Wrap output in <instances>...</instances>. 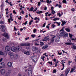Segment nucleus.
Returning a JSON list of instances; mask_svg holds the SVG:
<instances>
[{
    "mask_svg": "<svg viewBox=\"0 0 76 76\" xmlns=\"http://www.w3.org/2000/svg\"><path fill=\"white\" fill-rule=\"evenodd\" d=\"M36 31L37 30H36V29H34V30L33 31V32H34V33H35V32H36Z\"/></svg>",
    "mask_w": 76,
    "mask_h": 76,
    "instance_id": "49",
    "label": "nucleus"
},
{
    "mask_svg": "<svg viewBox=\"0 0 76 76\" xmlns=\"http://www.w3.org/2000/svg\"><path fill=\"white\" fill-rule=\"evenodd\" d=\"M52 26L53 27V28H54V27L56 26V25L54 24H52Z\"/></svg>",
    "mask_w": 76,
    "mask_h": 76,
    "instance_id": "36",
    "label": "nucleus"
},
{
    "mask_svg": "<svg viewBox=\"0 0 76 76\" xmlns=\"http://www.w3.org/2000/svg\"><path fill=\"white\" fill-rule=\"evenodd\" d=\"M41 13H42V11H40L39 12V14H41Z\"/></svg>",
    "mask_w": 76,
    "mask_h": 76,
    "instance_id": "56",
    "label": "nucleus"
},
{
    "mask_svg": "<svg viewBox=\"0 0 76 76\" xmlns=\"http://www.w3.org/2000/svg\"><path fill=\"white\" fill-rule=\"evenodd\" d=\"M56 13V12H55L54 10H53V12H52L51 13H52V14H54V13Z\"/></svg>",
    "mask_w": 76,
    "mask_h": 76,
    "instance_id": "46",
    "label": "nucleus"
},
{
    "mask_svg": "<svg viewBox=\"0 0 76 76\" xmlns=\"http://www.w3.org/2000/svg\"><path fill=\"white\" fill-rule=\"evenodd\" d=\"M24 54H26V55H30V52H29V51H26L24 52Z\"/></svg>",
    "mask_w": 76,
    "mask_h": 76,
    "instance_id": "11",
    "label": "nucleus"
},
{
    "mask_svg": "<svg viewBox=\"0 0 76 76\" xmlns=\"http://www.w3.org/2000/svg\"><path fill=\"white\" fill-rule=\"evenodd\" d=\"M4 37H5L7 38V39H9V35H8V34L7 33H4L3 34Z\"/></svg>",
    "mask_w": 76,
    "mask_h": 76,
    "instance_id": "7",
    "label": "nucleus"
},
{
    "mask_svg": "<svg viewBox=\"0 0 76 76\" xmlns=\"http://www.w3.org/2000/svg\"><path fill=\"white\" fill-rule=\"evenodd\" d=\"M38 5L39 6L41 5V2H39L38 3Z\"/></svg>",
    "mask_w": 76,
    "mask_h": 76,
    "instance_id": "38",
    "label": "nucleus"
},
{
    "mask_svg": "<svg viewBox=\"0 0 76 76\" xmlns=\"http://www.w3.org/2000/svg\"><path fill=\"white\" fill-rule=\"evenodd\" d=\"M33 22V20H31V21L29 22V25H31L32 24V22Z\"/></svg>",
    "mask_w": 76,
    "mask_h": 76,
    "instance_id": "30",
    "label": "nucleus"
},
{
    "mask_svg": "<svg viewBox=\"0 0 76 76\" xmlns=\"http://www.w3.org/2000/svg\"><path fill=\"white\" fill-rule=\"evenodd\" d=\"M18 19H19V20H21V19H22V17L21 16H20V18L18 17Z\"/></svg>",
    "mask_w": 76,
    "mask_h": 76,
    "instance_id": "52",
    "label": "nucleus"
},
{
    "mask_svg": "<svg viewBox=\"0 0 76 76\" xmlns=\"http://www.w3.org/2000/svg\"><path fill=\"white\" fill-rule=\"evenodd\" d=\"M31 45V44L30 43L26 44V46H30Z\"/></svg>",
    "mask_w": 76,
    "mask_h": 76,
    "instance_id": "29",
    "label": "nucleus"
},
{
    "mask_svg": "<svg viewBox=\"0 0 76 76\" xmlns=\"http://www.w3.org/2000/svg\"><path fill=\"white\" fill-rule=\"evenodd\" d=\"M40 43L41 47H42V45H44V42H40Z\"/></svg>",
    "mask_w": 76,
    "mask_h": 76,
    "instance_id": "22",
    "label": "nucleus"
},
{
    "mask_svg": "<svg viewBox=\"0 0 76 76\" xmlns=\"http://www.w3.org/2000/svg\"><path fill=\"white\" fill-rule=\"evenodd\" d=\"M60 37H57L56 38V39L55 40V41L56 42H58L60 41Z\"/></svg>",
    "mask_w": 76,
    "mask_h": 76,
    "instance_id": "12",
    "label": "nucleus"
},
{
    "mask_svg": "<svg viewBox=\"0 0 76 76\" xmlns=\"http://www.w3.org/2000/svg\"><path fill=\"white\" fill-rule=\"evenodd\" d=\"M8 54L9 55H10V56H12V55H13V54L12 53V52H9L8 53Z\"/></svg>",
    "mask_w": 76,
    "mask_h": 76,
    "instance_id": "31",
    "label": "nucleus"
},
{
    "mask_svg": "<svg viewBox=\"0 0 76 76\" xmlns=\"http://www.w3.org/2000/svg\"><path fill=\"white\" fill-rule=\"evenodd\" d=\"M5 50L6 51H10V48L9 47V46H6L5 47Z\"/></svg>",
    "mask_w": 76,
    "mask_h": 76,
    "instance_id": "8",
    "label": "nucleus"
},
{
    "mask_svg": "<svg viewBox=\"0 0 76 76\" xmlns=\"http://www.w3.org/2000/svg\"><path fill=\"white\" fill-rule=\"evenodd\" d=\"M11 73V71H8L6 75L7 76H9L10 73Z\"/></svg>",
    "mask_w": 76,
    "mask_h": 76,
    "instance_id": "20",
    "label": "nucleus"
},
{
    "mask_svg": "<svg viewBox=\"0 0 76 76\" xmlns=\"http://www.w3.org/2000/svg\"><path fill=\"white\" fill-rule=\"evenodd\" d=\"M56 23L58 25V26H60V22L58 23V22H56Z\"/></svg>",
    "mask_w": 76,
    "mask_h": 76,
    "instance_id": "35",
    "label": "nucleus"
},
{
    "mask_svg": "<svg viewBox=\"0 0 76 76\" xmlns=\"http://www.w3.org/2000/svg\"><path fill=\"white\" fill-rule=\"evenodd\" d=\"M45 58V56H43L42 57V60H43V61H44V58Z\"/></svg>",
    "mask_w": 76,
    "mask_h": 76,
    "instance_id": "61",
    "label": "nucleus"
},
{
    "mask_svg": "<svg viewBox=\"0 0 76 76\" xmlns=\"http://www.w3.org/2000/svg\"><path fill=\"white\" fill-rule=\"evenodd\" d=\"M72 48H73L74 50H76V46H73L72 47Z\"/></svg>",
    "mask_w": 76,
    "mask_h": 76,
    "instance_id": "28",
    "label": "nucleus"
},
{
    "mask_svg": "<svg viewBox=\"0 0 76 76\" xmlns=\"http://www.w3.org/2000/svg\"><path fill=\"white\" fill-rule=\"evenodd\" d=\"M29 38V37H27L25 39L26 40H27V39H28Z\"/></svg>",
    "mask_w": 76,
    "mask_h": 76,
    "instance_id": "62",
    "label": "nucleus"
},
{
    "mask_svg": "<svg viewBox=\"0 0 76 76\" xmlns=\"http://www.w3.org/2000/svg\"><path fill=\"white\" fill-rule=\"evenodd\" d=\"M1 66L2 67V68L4 67L5 66V64L4 62H1Z\"/></svg>",
    "mask_w": 76,
    "mask_h": 76,
    "instance_id": "15",
    "label": "nucleus"
},
{
    "mask_svg": "<svg viewBox=\"0 0 76 76\" xmlns=\"http://www.w3.org/2000/svg\"><path fill=\"white\" fill-rule=\"evenodd\" d=\"M53 72L54 73H56V69L53 70Z\"/></svg>",
    "mask_w": 76,
    "mask_h": 76,
    "instance_id": "39",
    "label": "nucleus"
},
{
    "mask_svg": "<svg viewBox=\"0 0 76 76\" xmlns=\"http://www.w3.org/2000/svg\"><path fill=\"white\" fill-rule=\"evenodd\" d=\"M60 37H68V34L65 31H63L60 34Z\"/></svg>",
    "mask_w": 76,
    "mask_h": 76,
    "instance_id": "1",
    "label": "nucleus"
},
{
    "mask_svg": "<svg viewBox=\"0 0 76 76\" xmlns=\"http://www.w3.org/2000/svg\"><path fill=\"white\" fill-rule=\"evenodd\" d=\"M14 58L15 59H18V55H16L15 56Z\"/></svg>",
    "mask_w": 76,
    "mask_h": 76,
    "instance_id": "24",
    "label": "nucleus"
},
{
    "mask_svg": "<svg viewBox=\"0 0 76 76\" xmlns=\"http://www.w3.org/2000/svg\"><path fill=\"white\" fill-rule=\"evenodd\" d=\"M12 16H10V18L8 19V20L9 23H10V22H11L10 21V20H11V19H12Z\"/></svg>",
    "mask_w": 76,
    "mask_h": 76,
    "instance_id": "25",
    "label": "nucleus"
},
{
    "mask_svg": "<svg viewBox=\"0 0 76 76\" xmlns=\"http://www.w3.org/2000/svg\"><path fill=\"white\" fill-rule=\"evenodd\" d=\"M34 10V7H31V8H30V9L29 10V11H31V12H32V11Z\"/></svg>",
    "mask_w": 76,
    "mask_h": 76,
    "instance_id": "23",
    "label": "nucleus"
},
{
    "mask_svg": "<svg viewBox=\"0 0 76 76\" xmlns=\"http://www.w3.org/2000/svg\"><path fill=\"white\" fill-rule=\"evenodd\" d=\"M13 13H14L15 14H16V12H15V10H14L13 11Z\"/></svg>",
    "mask_w": 76,
    "mask_h": 76,
    "instance_id": "58",
    "label": "nucleus"
},
{
    "mask_svg": "<svg viewBox=\"0 0 76 76\" xmlns=\"http://www.w3.org/2000/svg\"><path fill=\"white\" fill-rule=\"evenodd\" d=\"M62 2L64 3H67V2L66 1V0H63L62 1Z\"/></svg>",
    "mask_w": 76,
    "mask_h": 76,
    "instance_id": "33",
    "label": "nucleus"
},
{
    "mask_svg": "<svg viewBox=\"0 0 76 76\" xmlns=\"http://www.w3.org/2000/svg\"><path fill=\"white\" fill-rule=\"evenodd\" d=\"M48 39H49V37L47 36L43 39L42 41H47V40H48Z\"/></svg>",
    "mask_w": 76,
    "mask_h": 76,
    "instance_id": "9",
    "label": "nucleus"
},
{
    "mask_svg": "<svg viewBox=\"0 0 76 76\" xmlns=\"http://www.w3.org/2000/svg\"><path fill=\"white\" fill-rule=\"evenodd\" d=\"M64 29H63V28L62 29H61L60 31V32H61V31H63Z\"/></svg>",
    "mask_w": 76,
    "mask_h": 76,
    "instance_id": "63",
    "label": "nucleus"
},
{
    "mask_svg": "<svg viewBox=\"0 0 76 76\" xmlns=\"http://www.w3.org/2000/svg\"><path fill=\"white\" fill-rule=\"evenodd\" d=\"M66 45H72V43L70 42H67L66 43H65Z\"/></svg>",
    "mask_w": 76,
    "mask_h": 76,
    "instance_id": "19",
    "label": "nucleus"
},
{
    "mask_svg": "<svg viewBox=\"0 0 76 76\" xmlns=\"http://www.w3.org/2000/svg\"><path fill=\"white\" fill-rule=\"evenodd\" d=\"M0 72L1 75H4L6 73V70L4 69H3L1 70Z\"/></svg>",
    "mask_w": 76,
    "mask_h": 76,
    "instance_id": "6",
    "label": "nucleus"
},
{
    "mask_svg": "<svg viewBox=\"0 0 76 76\" xmlns=\"http://www.w3.org/2000/svg\"><path fill=\"white\" fill-rule=\"evenodd\" d=\"M24 68L25 72H27V71H28V69H27V67H25Z\"/></svg>",
    "mask_w": 76,
    "mask_h": 76,
    "instance_id": "34",
    "label": "nucleus"
},
{
    "mask_svg": "<svg viewBox=\"0 0 76 76\" xmlns=\"http://www.w3.org/2000/svg\"><path fill=\"white\" fill-rule=\"evenodd\" d=\"M14 30H15V31H17L18 30V29L16 28V27H15V26L14 27Z\"/></svg>",
    "mask_w": 76,
    "mask_h": 76,
    "instance_id": "44",
    "label": "nucleus"
},
{
    "mask_svg": "<svg viewBox=\"0 0 76 76\" xmlns=\"http://www.w3.org/2000/svg\"><path fill=\"white\" fill-rule=\"evenodd\" d=\"M19 76H22V74H21L19 73L18 74Z\"/></svg>",
    "mask_w": 76,
    "mask_h": 76,
    "instance_id": "59",
    "label": "nucleus"
},
{
    "mask_svg": "<svg viewBox=\"0 0 76 76\" xmlns=\"http://www.w3.org/2000/svg\"><path fill=\"white\" fill-rule=\"evenodd\" d=\"M46 3H47L48 4H49L50 1L49 0H47L46 1Z\"/></svg>",
    "mask_w": 76,
    "mask_h": 76,
    "instance_id": "40",
    "label": "nucleus"
},
{
    "mask_svg": "<svg viewBox=\"0 0 76 76\" xmlns=\"http://www.w3.org/2000/svg\"><path fill=\"white\" fill-rule=\"evenodd\" d=\"M31 37H33V38H34V37H35V34H34L33 35H31Z\"/></svg>",
    "mask_w": 76,
    "mask_h": 76,
    "instance_id": "47",
    "label": "nucleus"
},
{
    "mask_svg": "<svg viewBox=\"0 0 76 76\" xmlns=\"http://www.w3.org/2000/svg\"><path fill=\"white\" fill-rule=\"evenodd\" d=\"M62 23L61 24V26H64V25L65 24V23H66V22L65 21H61Z\"/></svg>",
    "mask_w": 76,
    "mask_h": 76,
    "instance_id": "16",
    "label": "nucleus"
},
{
    "mask_svg": "<svg viewBox=\"0 0 76 76\" xmlns=\"http://www.w3.org/2000/svg\"><path fill=\"white\" fill-rule=\"evenodd\" d=\"M48 63L49 64H51V65H53V63H52V62H50L49 61L48 62Z\"/></svg>",
    "mask_w": 76,
    "mask_h": 76,
    "instance_id": "42",
    "label": "nucleus"
},
{
    "mask_svg": "<svg viewBox=\"0 0 76 76\" xmlns=\"http://www.w3.org/2000/svg\"><path fill=\"white\" fill-rule=\"evenodd\" d=\"M59 20V18H55L54 19H53V20L54 21H56V20Z\"/></svg>",
    "mask_w": 76,
    "mask_h": 76,
    "instance_id": "27",
    "label": "nucleus"
},
{
    "mask_svg": "<svg viewBox=\"0 0 76 76\" xmlns=\"http://www.w3.org/2000/svg\"><path fill=\"white\" fill-rule=\"evenodd\" d=\"M6 39L4 38H3L2 39V41H5V40Z\"/></svg>",
    "mask_w": 76,
    "mask_h": 76,
    "instance_id": "45",
    "label": "nucleus"
},
{
    "mask_svg": "<svg viewBox=\"0 0 76 76\" xmlns=\"http://www.w3.org/2000/svg\"><path fill=\"white\" fill-rule=\"evenodd\" d=\"M15 50L17 52H19L22 50V48L18 46H16L15 47Z\"/></svg>",
    "mask_w": 76,
    "mask_h": 76,
    "instance_id": "3",
    "label": "nucleus"
},
{
    "mask_svg": "<svg viewBox=\"0 0 76 76\" xmlns=\"http://www.w3.org/2000/svg\"><path fill=\"white\" fill-rule=\"evenodd\" d=\"M58 54H59V55H61V54H62V53H60L58 52Z\"/></svg>",
    "mask_w": 76,
    "mask_h": 76,
    "instance_id": "57",
    "label": "nucleus"
},
{
    "mask_svg": "<svg viewBox=\"0 0 76 76\" xmlns=\"http://www.w3.org/2000/svg\"><path fill=\"white\" fill-rule=\"evenodd\" d=\"M69 36L70 38H72V36H73V35L72 34L69 33Z\"/></svg>",
    "mask_w": 76,
    "mask_h": 76,
    "instance_id": "32",
    "label": "nucleus"
},
{
    "mask_svg": "<svg viewBox=\"0 0 76 76\" xmlns=\"http://www.w3.org/2000/svg\"><path fill=\"white\" fill-rule=\"evenodd\" d=\"M46 23H44L43 24V26H42V27H44L45 26V24Z\"/></svg>",
    "mask_w": 76,
    "mask_h": 76,
    "instance_id": "48",
    "label": "nucleus"
},
{
    "mask_svg": "<svg viewBox=\"0 0 76 76\" xmlns=\"http://www.w3.org/2000/svg\"><path fill=\"white\" fill-rule=\"evenodd\" d=\"M27 23H28V21H26L25 22V23H24V25H26L27 24Z\"/></svg>",
    "mask_w": 76,
    "mask_h": 76,
    "instance_id": "53",
    "label": "nucleus"
},
{
    "mask_svg": "<svg viewBox=\"0 0 76 76\" xmlns=\"http://www.w3.org/2000/svg\"><path fill=\"white\" fill-rule=\"evenodd\" d=\"M58 7L59 8H60V7H61V5H60V4H59L58 5Z\"/></svg>",
    "mask_w": 76,
    "mask_h": 76,
    "instance_id": "51",
    "label": "nucleus"
},
{
    "mask_svg": "<svg viewBox=\"0 0 76 76\" xmlns=\"http://www.w3.org/2000/svg\"><path fill=\"white\" fill-rule=\"evenodd\" d=\"M7 66L9 67H12V62H9L7 64Z\"/></svg>",
    "mask_w": 76,
    "mask_h": 76,
    "instance_id": "10",
    "label": "nucleus"
},
{
    "mask_svg": "<svg viewBox=\"0 0 76 76\" xmlns=\"http://www.w3.org/2000/svg\"><path fill=\"white\" fill-rule=\"evenodd\" d=\"M0 28L1 29V31H2L3 32H4V31H5V30H6L5 26L4 25H0Z\"/></svg>",
    "mask_w": 76,
    "mask_h": 76,
    "instance_id": "5",
    "label": "nucleus"
},
{
    "mask_svg": "<svg viewBox=\"0 0 76 76\" xmlns=\"http://www.w3.org/2000/svg\"><path fill=\"white\" fill-rule=\"evenodd\" d=\"M62 64V66H63L64 67V64H63V62H62V63L61 64Z\"/></svg>",
    "mask_w": 76,
    "mask_h": 76,
    "instance_id": "60",
    "label": "nucleus"
},
{
    "mask_svg": "<svg viewBox=\"0 0 76 76\" xmlns=\"http://www.w3.org/2000/svg\"><path fill=\"white\" fill-rule=\"evenodd\" d=\"M53 9H54V7H51V9L52 10V12H54V10Z\"/></svg>",
    "mask_w": 76,
    "mask_h": 76,
    "instance_id": "41",
    "label": "nucleus"
},
{
    "mask_svg": "<svg viewBox=\"0 0 76 76\" xmlns=\"http://www.w3.org/2000/svg\"><path fill=\"white\" fill-rule=\"evenodd\" d=\"M32 50L33 52H34L36 53L38 52V50L39 52V50H38V48L37 47H33L32 48Z\"/></svg>",
    "mask_w": 76,
    "mask_h": 76,
    "instance_id": "2",
    "label": "nucleus"
},
{
    "mask_svg": "<svg viewBox=\"0 0 76 76\" xmlns=\"http://www.w3.org/2000/svg\"><path fill=\"white\" fill-rule=\"evenodd\" d=\"M21 46H26V43H24L21 44Z\"/></svg>",
    "mask_w": 76,
    "mask_h": 76,
    "instance_id": "26",
    "label": "nucleus"
},
{
    "mask_svg": "<svg viewBox=\"0 0 76 76\" xmlns=\"http://www.w3.org/2000/svg\"><path fill=\"white\" fill-rule=\"evenodd\" d=\"M34 57H35V56H31V57H30V58H32V59H33V58H34Z\"/></svg>",
    "mask_w": 76,
    "mask_h": 76,
    "instance_id": "37",
    "label": "nucleus"
},
{
    "mask_svg": "<svg viewBox=\"0 0 76 76\" xmlns=\"http://www.w3.org/2000/svg\"><path fill=\"white\" fill-rule=\"evenodd\" d=\"M56 36H54L52 38V39L51 40V41L52 42H53L54 41V39H55V38H56Z\"/></svg>",
    "mask_w": 76,
    "mask_h": 76,
    "instance_id": "17",
    "label": "nucleus"
},
{
    "mask_svg": "<svg viewBox=\"0 0 76 76\" xmlns=\"http://www.w3.org/2000/svg\"><path fill=\"white\" fill-rule=\"evenodd\" d=\"M71 10L72 11V12H74L75 10V9L74 8H72V9H71Z\"/></svg>",
    "mask_w": 76,
    "mask_h": 76,
    "instance_id": "50",
    "label": "nucleus"
},
{
    "mask_svg": "<svg viewBox=\"0 0 76 76\" xmlns=\"http://www.w3.org/2000/svg\"><path fill=\"white\" fill-rule=\"evenodd\" d=\"M65 30H66V31L68 32H70V29L69 28H65Z\"/></svg>",
    "mask_w": 76,
    "mask_h": 76,
    "instance_id": "18",
    "label": "nucleus"
},
{
    "mask_svg": "<svg viewBox=\"0 0 76 76\" xmlns=\"http://www.w3.org/2000/svg\"><path fill=\"white\" fill-rule=\"evenodd\" d=\"M37 19H38V18H37V17H36L35 18H34V20H37Z\"/></svg>",
    "mask_w": 76,
    "mask_h": 76,
    "instance_id": "64",
    "label": "nucleus"
},
{
    "mask_svg": "<svg viewBox=\"0 0 76 76\" xmlns=\"http://www.w3.org/2000/svg\"><path fill=\"white\" fill-rule=\"evenodd\" d=\"M48 47V45H45L42 47V50H45V49L47 48Z\"/></svg>",
    "mask_w": 76,
    "mask_h": 76,
    "instance_id": "13",
    "label": "nucleus"
},
{
    "mask_svg": "<svg viewBox=\"0 0 76 76\" xmlns=\"http://www.w3.org/2000/svg\"><path fill=\"white\" fill-rule=\"evenodd\" d=\"M11 50L12 51H16V48L15 47L13 46L11 48Z\"/></svg>",
    "mask_w": 76,
    "mask_h": 76,
    "instance_id": "14",
    "label": "nucleus"
},
{
    "mask_svg": "<svg viewBox=\"0 0 76 76\" xmlns=\"http://www.w3.org/2000/svg\"><path fill=\"white\" fill-rule=\"evenodd\" d=\"M75 70V67L72 68L70 72L72 73V72H73V71H74V70Z\"/></svg>",
    "mask_w": 76,
    "mask_h": 76,
    "instance_id": "21",
    "label": "nucleus"
},
{
    "mask_svg": "<svg viewBox=\"0 0 76 76\" xmlns=\"http://www.w3.org/2000/svg\"><path fill=\"white\" fill-rule=\"evenodd\" d=\"M28 74L29 76H32V68H29V70L28 71Z\"/></svg>",
    "mask_w": 76,
    "mask_h": 76,
    "instance_id": "4",
    "label": "nucleus"
},
{
    "mask_svg": "<svg viewBox=\"0 0 76 76\" xmlns=\"http://www.w3.org/2000/svg\"><path fill=\"white\" fill-rule=\"evenodd\" d=\"M3 53L2 51H0V55H3Z\"/></svg>",
    "mask_w": 76,
    "mask_h": 76,
    "instance_id": "43",
    "label": "nucleus"
},
{
    "mask_svg": "<svg viewBox=\"0 0 76 76\" xmlns=\"http://www.w3.org/2000/svg\"><path fill=\"white\" fill-rule=\"evenodd\" d=\"M71 39H72V41H75V40H76V38L75 39H74V38H73V39L71 38Z\"/></svg>",
    "mask_w": 76,
    "mask_h": 76,
    "instance_id": "54",
    "label": "nucleus"
},
{
    "mask_svg": "<svg viewBox=\"0 0 76 76\" xmlns=\"http://www.w3.org/2000/svg\"><path fill=\"white\" fill-rule=\"evenodd\" d=\"M58 15L59 17H61V14H60V13H58Z\"/></svg>",
    "mask_w": 76,
    "mask_h": 76,
    "instance_id": "55",
    "label": "nucleus"
}]
</instances>
